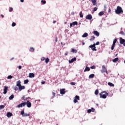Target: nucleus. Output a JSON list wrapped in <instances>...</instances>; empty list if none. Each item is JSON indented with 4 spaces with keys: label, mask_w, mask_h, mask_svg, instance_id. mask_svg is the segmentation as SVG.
Returning <instances> with one entry per match:
<instances>
[{
    "label": "nucleus",
    "mask_w": 125,
    "mask_h": 125,
    "mask_svg": "<svg viewBox=\"0 0 125 125\" xmlns=\"http://www.w3.org/2000/svg\"><path fill=\"white\" fill-rule=\"evenodd\" d=\"M100 98H103L104 99H105V98H107V96L109 95V93L107 92H106V91L102 92L100 94Z\"/></svg>",
    "instance_id": "nucleus-1"
},
{
    "label": "nucleus",
    "mask_w": 125,
    "mask_h": 125,
    "mask_svg": "<svg viewBox=\"0 0 125 125\" xmlns=\"http://www.w3.org/2000/svg\"><path fill=\"white\" fill-rule=\"evenodd\" d=\"M123 12L124 11H123V9L121 8V7L118 6L115 10V13L116 14H121V13H123Z\"/></svg>",
    "instance_id": "nucleus-2"
},
{
    "label": "nucleus",
    "mask_w": 125,
    "mask_h": 125,
    "mask_svg": "<svg viewBox=\"0 0 125 125\" xmlns=\"http://www.w3.org/2000/svg\"><path fill=\"white\" fill-rule=\"evenodd\" d=\"M21 114L22 117H30V114L25 113L24 110L21 111Z\"/></svg>",
    "instance_id": "nucleus-3"
},
{
    "label": "nucleus",
    "mask_w": 125,
    "mask_h": 125,
    "mask_svg": "<svg viewBox=\"0 0 125 125\" xmlns=\"http://www.w3.org/2000/svg\"><path fill=\"white\" fill-rule=\"evenodd\" d=\"M26 106V102L22 103L17 106V108H21L22 107H25Z\"/></svg>",
    "instance_id": "nucleus-4"
},
{
    "label": "nucleus",
    "mask_w": 125,
    "mask_h": 125,
    "mask_svg": "<svg viewBox=\"0 0 125 125\" xmlns=\"http://www.w3.org/2000/svg\"><path fill=\"white\" fill-rule=\"evenodd\" d=\"M89 47H90V48H91L93 51H96V50H97V49H96V47H95V44L90 45Z\"/></svg>",
    "instance_id": "nucleus-5"
},
{
    "label": "nucleus",
    "mask_w": 125,
    "mask_h": 125,
    "mask_svg": "<svg viewBox=\"0 0 125 125\" xmlns=\"http://www.w3.org/2000/svg\"><path fill=\"white\" fill-rule=\"evenodd\" d=\"M78 100H80V97L78 95H76L74 99L73 102L74 103H78Z\"/></svg>",
    "instance_id": "nucleus-6"
},
{
    "label": "nucleus",
    "mask_w": 125,
    "mask_h": 125,
    "mask_svg": "<svg viewBox=\"0 0 125 125\" xmlns=\"http://www.w3.org/2000/svg\"><path fill=\"white\" fill-rule=\"evenodd\" d=\"M26 105L28 108H31L32 107V104L29 101H26Z\"/></svg>",
    "instance_id": "nucleus-7"
},
{
    "label": "nucleus",
    "mask_w": 125,
    "mask_h": 125,
    "mask_svg": "<svg viewBox=\"0 0 125 125\" xmlns=\"http://www.w3.org/2000/svg\"><path fill=\"white\" fill-rule=\"evenodd\" d=\"M7 90H8V87L5 86L3 89V94H6L7 93Z\"/></svg>",
    "instance_id": "nucleus-8"
},
{
    "label": "nucleus",
    "mask_w": 125,
    "mask_h": 125,
    "mask_svg": "<svg viewBox=\"0 0 125 125\" xmlns=\"http://www.w3.org/2000/svg\"><path fill=\"white\" fill-rule=\"evenodd\" d=\"M85 18L87 20H91V19H92V16L89 14L85 17Z\"/></svg>",
    "instance_id": "nucleus-9"
},
{
    "label": "nucleus",
    "mask_w": 125,
    "mask_h": 125,
    "mask_svg": "<svg viewBox=\"0 0 125 125\" xmlns=\"http://www.w3.org/2000/svg\"><path fill=\"white\" fill-rule=\"evenodd\" d=\"M120 42L121 44H124L125 42V40L123 39L122 38H120Z\"/></svg>",
    "instance_id": "nucleus-10"
},
{
    "label": "nucleus",
    "mask_w": 125,
    "mask_h": 125,
    "mask_svg": "<svg viewBox=\"0 0 125 125\" xmlns=\"http://www.w3.org/2000/svg\"><path fill=\"white\" fill-rule=\"evenodd\" d=\"M76 60H77V58H72L71 60H69L68 62L69 63H73L74 61H76Z\"/></svg>",
    "instance_id": "nucleus-11"
},
{
    "label": "nucleus",
    "mask_w": 125,
    "mask_h": 125,
    "mask_svg": "<svg viewBox=\"0 0 125 125\" xmlns=\"http://www.w3.org/2000/svg\"><path fill=\"white\" fill-rule=\"evenodd\" d=\"M106 66L105 65H103L102 67V69L101 70L102 73L103 74V73H105V71H106Z\"/></svg>",
    "instance_id": "nucleus-12"
},
{
    "label": "nucleus",
    "mask_w": 125,
    "mask_h": 125,
    "mask_svg": "<svg viewBox=\"0 0 125 125\" xmlns=\"http://www.w3.org/2000/svg\"><path fill=\"white\" fill-rule=\"evenodd\" d=\"M7 117L8 118H11L13 116V114L11 112H8L6 114Z\"/></svg>",
    "instance_id": "nucleus-13"
},
{
    "label": "nucleus",
    "mask_w": 125,
    "mask_h": 125,
    "mask_svg": "<svg viewBox=\"0 0 125 125\" xmlns=\"http://www.w3.org/2000/svg\"><path fill=\"white\" fill-rule=\"evenodd\" d=\"M22 89H25V86H22L21 85L20 86H19V90H20V91H21Z\"/></svg>",
    "instance_id": "nucleus-14"
},
{
    "label": "nucleus",
    "mask_w": 125,
    "mask_h": 125,
    "mask_svg": "<svg viewBox=\"0 0 125 125\" xmlns=\"http://www.w3.org/2000/svg\"><path fill=\"white\" fill-rule=\"evenodd\" d=\"M95 109L93 108H91V109H89L87 110V113H91V112H94Z\"/></svg>",
    "instance_id": "nucleus-15"
},
{
    "label": "nucleus",
    "mask_w": 125,
    "mask_h": 125,
    "mask_svg": "<svg viewBox=\"0 0 125 125\" xmlns=\"http://www.w3.org/2000/svg\"><path fill=\"white\" fill-rule=\"evenodd\" d=\"M17 86H20L21 85V81L20 80H19L17 82V84H16Z\"/></svg>",
    "instance_id": "nucleus-16"
},
{
    "label": "nucleus",
    "mask_w": 125,
    "mask_h": 125,
    "mask_svg": "<svg viewBox=\"0 0 125 125\" xmlns=\"http://www.w3.org/2000/svg\"><path fill=\"white\" fill-rule=\"evenodd\" d=\"M89 71H90V68H89L87 66H86L84 70V72H88Z\"/></svg>",
    "instance_id": "nucleus-17"
},
{
    "label": "nucleus",
    "mask_w": 125,
    "mask_h": 125,
    "mask_svg": "<svg viewBox=\"0 0 125 125\" xmlns=\"http://www.w3.org/2000/svg\"><path fill=\"white\" fill-rule=\"evenodd\" d=\"M60 93L61 94H65V89H60Z\"/></svg>",
    "instance_id": "nucleus-18"
},
{
    "label": "nucleus",
    "mask_w": 125,
    "mask_h": 125,
    "mask_svg": "<svg viewBox=\"0 0 125 125\" xmlns=\"http://www.w3.org/2000/svg\"><path fill=\"white\" fill-rule=\"evenodd\" d=\"M94 34L95 35V36H97V37H99V33L98 32V31H94Z\"/></svg>",
    "instance_id": "nucleus-19"
},
{
    "label": "nucleus",
    "mask_w": 125,
    "mask_h": 125,
    "mask_svg": "<svg viewBox=\"0 0 125 125\" xmlns=\"http://www.w3.org/2000/svg\"><path fill=\"white\" fill-rule=\"evenodd\" d=\"M88 36V34L87 33H85L82 35V38H86Z\"/></svg>",
    "instance_id": "nucleus-20"
},
{
    "label": "nucleus",
    "mask_w": 125,
    "mask_h": 125,
    "mask_svg": "<svg viewBox=\"0 0 125 125\" xmlns=\"http://www.w3.org/2000/svg\"><path fill=\"white\" fill-rule=\"evenodd\" d=\"M71 52H73V53H77V52H78V50L72 48V49H71Z\"/></svg>",
    "instance_id": "nucleus-21"
},
{
    "label": "nucleus",
    "mask_w": 125,
    "mask_h": 125,
    "mask_svg": "<svg viewBox=\"0 0 125 125\" xmlns=\"http://www.w3.org/2000/svg\"><path fill=\"white\" fill-rule=\"evenodd\" d=\"M29 78H34L35 77V74L34 73H29Z\"/></svg>",
    "instance_id": "nucleus-22"
},
{
    "label": "nucleus",
    "mask_w": 125,
    "mask_h": 125,
    "mask_svg": "<svg viewBox=\"0 0 125 125\" xmlns=\"http://www.w3.org/2000/svg\"><path fill=\"white\" fill-rule=\"evenodd\" d=\"M117 61H119V58H116L113 59V62L114 63H116V62H117Z\"/></svg>",
    "instance_id": "nucleus-23"
},
{
    "label": "nucleus",
    "mask_w": 125,
    "mask_h": 125,
    "mask_svg": "<svg viewBox=\"0 0 125 125\" xmlns=\"http://www.w3.org/2000/svg\"><path fill=\"white\" fill-rule=\"evenodd\" d=\"M13 98H14V95L13 94H12L11 96H10L9 97V100H12V99H13Z\"/></svg>",
    "instance_id": "nucleus-24"
},
{
    "label": "nucleus",
    "mask_w": 125,
    "mask_h": 125,
    "mask_svg": "<svg viewBox=\"0 0 125 125\" xmlns=\"http://www.w3.org/2000/svg\"><path fill=\"white\" fill-rule=\"evenodd\" d=\"M108 85H109V86H115V84H113V83H111V82H109L108 83Z\"/></svg>",
    "instance_id": "nucleus-25"
},
{
    "label": "nucleus",
    "mask_w": 125,
    "mask_h": 125,
    "mask_svg": "<svg viewBox=\"0 0 125 125\" xmlns=\"http://www.w3.org/2000/svg\"><path fill=\"white\" fill-rule=\"evenodd\" d=\"M98 15H99V16H102V15H104V12H102V11L100 12L99 13V14H98Z\"/></svg>",
    "instance_id": "nucleus-26"
},
{
    "label": "nucleus",
    "mask_w": 125,
    "mask_h": 125,
    "mask_svg": "<svg viewBox=\"0 0 125 125\" xmlns=\"http://www.w3.org/2000/svg\"><path fill=\"white\" fill-rule=\"evenodd\" d=\"M91 1L93 5H96V0H92Z\"/></svg>",
    "instance_id": "nucleus-27"
},
{
    "label": "nucleus",
    "mask_w": 125,
    "mask_h": 125,
    "mask_svg": "<svg viewBox=\"0 0 125 125\" xmlns=\"http://www.w3.org/2000/svg\"><path fill=\"white\" fill-rule=\"evenodd\" d=\"M92 78H94V74H90L89 76V79H92Z\"/></svg>",
    "instance_id": "nucleus-28"
},
{
    "label": "nucleus",
    "mask_w": 125,
    "mask_h": 125,
    "mask_svg": "<svg viewBox=\"0 0 125 125\" xmlns=\"http://www.w3.org/2000/svg\"><path fill=\"white\" fill-rule=\"evenodd\" d=\"M45 62L46 64L48 63V62H49V58H47L45 60Z\"/></svg>",
    "instance_id": "nucleus-29"
},
{
    "label": "nucleus",
    "mask_w": 125,
    "mask_h": 125,
    "mask_svg": "<svg viewBox=\"0 0 125 125\" xmlns=\"http://www.w3.org/2000/svg\"><path fill=\"white\" fill-rule=\"evenodd\" d=\"M99 93V91L98 89H96L95 91V95H98V94Z\"/></svg>",
    "instance_id": "nucleus-30"
},
{
    "label": "nucleus",
    "mask_w": 125,
    "mask_h": 125,
    "mask_svg": "<svg viewBox=\"0 0 125 125\" xmlns=\"http://www.w3.org/2000/svg\"><path fill=\"white\" fill-rule=\"evenodd\" d=\"M79 15H80V17H81V18H83V12H82V11L80 12Z\"/></svg>",
    "instance_id": "nucleus-31"
},
{
    "label": "nucleus",
    "mask_w": 125,
    "mask_h": 125,
    "mask_svg": "<svg viewBox=\"0 0 125 125\" xmlns=\"http://www.w3.org/2000/svg\"><path fill=\"white\" fill-rule=\"evenodd\" d=\"M117 39H115L113 40V45H115V44H116V43L117 42Z\"/></svg>",
    "instance_id": "nucleus-32"
},
{
    "label": "nucleus",
    "mask_w": 125,
    "mask_h": 125,
    "mask_svg": "<svg viewBox=\"0 0 125 125\" xmlns=\"http://www.w3.org/2000/svg\"><path fill=\"white\" fill-rule=\"evenodd\" d=\"M29 83V80L26 79V80L24 81V83L25 84H26V83Z\"/></svg>",
    "instance_id": "nucleus-33"
},
{
    "label": "nucleus",
    "mask_w": 125,
    "mask_h": 125,
    "mask_svg": "<svg viewBox=\"0 0 125 125\" xmlns=\"http://www.w3.org/2000/svg\"><path fill=\"white\" fill-rule=\"evenodd\" d=\"M73 26H75V25H78L77 21H74L72 22Z\"/></svg>",
    "instance_id": "nucleus-34"
},
{
    "label": "nucleus",
    "mask_w": 125,
    "mask_h": 125,
    "mask_svg": "<svg viewBox=\"0 0 125 125\" xmlns=\"http://www.w3.org/2000/svg\"><path fill=\"white\" fill-rule=\"evenodd\" d=\"M29 50L30 51H35V49L31 47L30 48Z\"/></svg>",
    "instance_id": "nucleus-35"
},
{
    "label": "nucleus",
    "mask_w": 125,
    "mask_h": 125,
    "mask_svg": "<svg viewBox=\"0 0 125 125\" xmlns=\"http://www.w3.org/2000/svg\"><path fill=\"white\" fill-rule=\"evenodd\" d=\"M12 78H13V77L11 75H9L8 77H7V79L8 80H9L10 79H12Z\"/></svg>",
    "instance_id": "nucleus-36"
},
{
    "label": "nucleus",
    "mask_w": 125,
    "mask_h": 125,
    "mask_svg": "<svg viewBox=\"0 0 125 125\" xmlns=\"http://www.w3.org/2000/svg\"><path fill=\"white\" fill-rule=\"evenodd\" d=\"M94 40H95V37L94 36H93L90 39V41H91V42H92V41H94Z\"/></svg>",
    "instance_id": "nucleus-37"
},
{
    "label": "nucleus",
    "mask_w": 125,
    "mask_h": 125,
    "mask_svg": "<svg viewBox=\"0 0 125 125\" xmlns=\"http://www.w3.org/2000/svg\"><path fill=\"white\" fill-rule=\"evenodd\" d=\"M4 108V105H0V110H1L2 109H3Z\"/></svg>",
    "instance_id": "nucleus-38"
},
{
    "label": "nucleus",
    "mask_w": 125,
    "mask_h": 125,
    "mask_svg": "<svg viewBox=\"0 0 125 125\" xmlns=\"http://www.w3.org/2000/svg\"><path fill=\"white\" fill-rule=\"evenodd\" d=\"M15 26H16V23L15 22H13L12 23V27H15Z\"/></svg>",
    "instance_id": "nucleus-39"
},
{
    "label": "nucleus",
    "mask_w": 125,
    "mask_h": 125,
    "mask_svg": "<svg viewBox=\"0 0 125 125\" xmlns=\"http://www.w3.org/2000/svg\"><path fill=\"white\" fill-rule=\"evenodd\" d=\"M41 2L43 3V4H45V3H46V1L43 0H42Z\"/></svg>",
    "instance_id": "nucleus-40"
},
{
    "label": "nucleus",
    "mask_w": 125,
    "mask_h": 125,
    "mask_svg": "<svg viewBox=\"0 0 125 125\" xmlns=\"http://www.w3.org/2000/svg\"><path fill=\"white\" fill-rule=\"evenodd\" d=\"M114 48H115V45L112 44V45L111 46V50H114Z\"/></svg>",
    "instance_id": "nucleus-41"
},
{
    "label": "nucleus",
    "mask_w": 125,
    "mask_h": 125,
    "mask_svg": "<svg viewBox=\"0 0 125 125\" xmlns=\"http://www.w3.org/2000/svg\"><path fill=\"white\" fill-rule=\"evenodd\" d=\"M14 90L17 91V90H18V87H17V86H15L14 87Z\"/></svg>",
    "instance_id": "nucleus-42"
},
{
    "label": "nucleus",
    "mask_w": 125,
    "mask_h": 125,
    "mask_svg": "<svg viewBox=\"0 0 125 125\" xmlns=\"http://www.w3.org/2000/svg\"><path fill=\"white\" fill-rule=\"evenodd\" d=\"M70 84L71 85H75L76 84V83H75L74 82H71V83H70Z\"/></svg>",
    "instance_id": "nucleus-43"
},
{
    "label": "nucleus",
    "mask_w": 125,
    "mask_h": 125,
    "mask_svg": "<svg viewBox=\"0 0 125 125\" xmlns=\"http://www.w3.org/2000/svg\"><path fill=\"white\" fill-rule=\"evenodd\" d=\"M44 60H45V58L44 57H43L41 58L42 61H44Z\"/></svg>",
    "instance_id": "nucleus-44"
},
{
    "label": "nucleus",
    "mask_w": 125,
    "mask_h": 125,
    "mask_svg": "<svg viewBox=\"0 0 125 125\" xmlns=\"http://www.w3.org/2000/svg\"><path fill=\"white\" fill-rule=\"evenodd\" d=\"M97 10V7H95L93 9V11H96Z\"/></svg>",
    "instance_id": "nucleus-45"
},
{
    "label": "nucleus",
    "mask_w": 125,
    "mask_h": 125,
    "mask_svg": "<svg viewBox=\"0 0 125 125\" xmlns=\"http://www.w3.org/2000/svg\"><path fill=\"white\" fill-rule=\"evenodd\" d=\"M120 34L121 35H123L124 36H125V33H124L123 31L120 32Z\"/></svg>",
    "instance_id": "nucleus-46"
},
{
    "label": "nucleus",
    "mask_w": 125,
    "mask_h": 125,
    "mask_svg": "<svg viewBox=\"0 0 125 125\" xmlns=\"http://www.w3.org/2000/svg\"><path fill=\"white\" fill-rule=\"evenodd\" d=\"M13 10V8H12V7L10 8V9L9 10V12H11V11H12Z\"/></svg>",
    "instance_id": "nucleus-47"
},
{
    "label": "nucleus",
    "mask_w": 125,
    "mask_h": 125,
    "mask_svg": "<svg viewBox=\"0 0 125 125\" xmlns=\"http://www.w3.org/2000/svg\"><path fill=\"white\" fill-rule=\"evenodd\" d=\"M91 69H95V66L93 65L91 67Z\"/></svg>",
    "instance_id": "nucleus-48"
},
{
    "label": "nucleus",
    "mask_w": 125,
    "mask_h": 125,
    "mask_svg": "<svg viewBox=\"0 0 125 125\" xmlns=\"http://www.w3.org/2000/svg\"><path fill=\"white\" fill-rule=\"evenodd\" d=\"M99 43H100L99 42H97L96 43V45H99Z\"/></svg>",
    "instance_id": "nucleus-49"
},
{
    "label": "nucleus",
    "mask_w": 125,
    "mask_h": 125,
    "mask_svg": "<svg viewBox=\"0 0 125 125\" xmlns=\"http://www.w3.org/2000/svg\"><path fill=\"white\" fill-rule=\"evenodd\" d=\"M22 99H23V100H26V98H25V96H23L22 97Z\"/></svg>",
    "instance_id": "nucleus-50"
},
{
    "label": "nucleus",
    "mask_w": 125,
    "mask_h": 125,
    "mask_svg": "<svg viewBox=\"0 0 125 125\" xmlns=\"http://www.w3.org/2000/svg\"><path fill=\"white\" fill-rule=\"evenodd\" d=\"M19 69L20 70L21 69H22V66L21 65H19Z\"/></svg>",
    "instance_id": "nucleus-51"
},
{
    "label": "nucleus",
    "mask_w": 125,
    "mask_h": 125,
    "mask_svg": "<svg viewBox=\"0 0 125 125\" xmlns=\"http://www.w3.org/2000/svg\"><path fill=\"white\" fill-rule=\"evenodd\" d=\"M28 99H30V97L25 98V100H28Z\"/></svg>",
    "instance_id": "nucleus-52"
},
{
    "label": "nucleus",
    "mask_w": 125,
    "mask_h": 125,
    "mask_svg": "<svg viewBox=\"0 0 125 125\" xmlns=\"http://www.w3.org/2000/svg\"><path fill=\"white\" fill-rule=\"evenodd\" d=\"M41 83H42V84H44V83H45V82H44V81L42 82Z\"/></svg>",
    "instance_id": "nucleus-53"
},
{
    "label": "nucleus",
    "mask_w": 125,
    "mask_h": 125,
    "mask_svg": "<svg viewBox=\"0 0 125 125\" xmlns=\"http://www.w3.org/2000/svg\"><path fill=\"white\" fill-rule=\"evenodd\" d=\"M52 94H53V96H55V95H56V94L54 92H53Z\"/></svg>",
    "instance_id": "nucleus-54"
},
{
    "label": "nucleus",
    "mask_w": 125,
    "mask_h": 125,
    "mask_svg": "<svg viewBox=\"0 0 125 125\" xmlns=\"http://www.w3.org/2000/svg\"><path fill=\"white\" fill-rule=\"evenodd\" d=\"M72 26H73V23H70V27H72Z\"/></svg>",
    "instance_id": "nucleus-55"
},
{
    "label": "nucleus",
    "mask_w": 125,
    "mask_h": 125,
    "mask_svg": "<svg viewBox=\"0 0 125 125\" xmlns=\"http://www.w3.org/2000/svg\"><path fill=\"white\" fill-rule=\"evenodd\" d=\"M65 56L68 55V52H66V53H65Z\"/></svg>",
    "instance_id": "nucleus-56"
},
{
    "label": "nucleus",
    "mask_w": 125,
    "mask_h": 125,
    "mask_svg": "<svg viewBox=\"0 0 125 125\" xmlns=\"http://www.w3.org/2000/svg\"><path fill=\"white\" fill-rule=\"evenodd\" d=\"M105 73L107 74V75H108V71H107V69L105 70Z\"/></svg>",
    "instance_id": "nucleus-57"
},
{
    "label": "nucleus",
    "mask_w": 125,
    "mask_h": 125,
    "mask_svg": "<svg viewBox=\"0 0 125 125\" xmlns=\"http://www.w3.org/2000/svg\"><path fill=\"white\" fill-rule=\"evenodd\" d=\"M21 2H24V0H20Z\"/></svg>",
    "instance_id": "nucleus-58"
},
{
    "label": "nucleus",
    "mask_w": 125,
    "mask_h": 125,
    "mask_svg": "<svg viewBox=\"0 0 125 125\" xmlns=\"http://www.w3.org/2000/svg\"><path fill=\"white\" fill-rule=\"evenodd\" d=\"M53 23H54V24H55L56 23V21H53Z\"/></svg>",
    "instance_id": "nucleus-59"
},
{
    "label": "nucleus",
    "mask_w": 125,
    "mask_h": 125,
    "mask_svg": "<svg viewBox=\"0 0 125 125\" xmlns=\"http://www.w3.org/2000/svg\"><path fill=\"white\" fill-rule=\"evenodd\" d=\"M1 16L2 18H3V17H4V16H3V15H1Z\"/></svg>",
    "instance_id": "nucleus-60"
},
{
    "label": "nucleus",
    "mask_w": 125,
    "mask_h": 125,
    "mask_svg": "<svg viewBox=\"0 0 125 125\" xmlns=\"http://www.w3.org/2000/svg\"><path fill=\"white\" fill-rule=\"evenodd\" d=\"M71 14H72V15H74L75 14V13L72 12V13H71Z\"/></svg>",
    "instance_id": "nucleus-61"
},
{
    "label": "nucleus",
    "mask_w": 125,
    "mask_h": 125,
    "mask_svg": "<svg viewBox=\"0 0 125 125\" xmlns=\"http://www.w3.org/2000/svg\"><path fill=\"white\" fill-rule=\"evenodd\" d=\"M82 44H83V45H84L85 43H84V42H82Z\"/></svg>",
    "instance_id": "nucleus-62"
},
{
    "label": "nucleus",
    "mask_w": 125,
    "mask_h": 125,
    "mask_svg": "<svg viewBox=\"0 0 125 125\" xmlns=\"http://www.w3.org/2000/svg\"><path fill=\"white\" fill-rule=\"evenodd\" d=\"M124 46H125V42L123 43Z\"/></svg>",
    "instance_id": "nucleus-63"
},
{
    "label": "nucleus",
    "mask_w": 125,
    "mask_h": 125,
    "mask_svg": "<svg viewBox=\"0 0 125 125\" xmlns=\"http://www.w3.org/2000/svg\"><path fill=\"white\" fill-rule=\"evenodd\" d=\"M13 59H14V58H12L11 60H13Z\"/></svg>",
    "instance_id": "nucleus-64"
}]
</instances>
